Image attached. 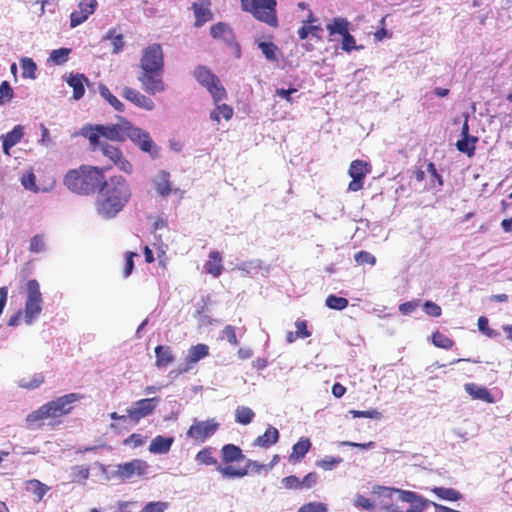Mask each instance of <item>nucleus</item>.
I'll return each instance as SVG.
<instances>
[{
  "label": "nucleus",
  "instance_id": "f257e3e1",
  "mask_svg": "<svg viewBox=\"0 0 512 512\" xmlns=\"http://www.w3.org/2000/svg\"><path fill=\"white\" fill-rule=\"evenodd\" d=\"M79 134L88 139L91 151L101 152L114 166L126 174H132L133 165L113 142L123 143L126 139H130L153 158L159 154V148L149 133L134 126L124 117H120L119 122L115 124H85Z\"/></svg>",
  "mask_w": 512,
  "mask_h": 512
},
{
  "label": "nucleus",
  "instance_id": "f03ea898",
  "mask_svg": "<svg viewBox=\"0 0 512 512\" xmlns=\"http://www.w3.org/2000/svg\"><path fill=\"white\" fill-rule=\"evenodd\" d=\"M132 198L129 181L122 175L104 178L95 201V209L105 219L116 217Z\"/></svg>",
  "mask_w": 512,
  "mask_h": 512
},
{
  "label": "nucleus",
  "instance_id": "7ed1b4c3",
  "mask_svg": "<svg viewBox=\"0 0 512 512\" xmlns=\"http://www.w3.org/2000/svg\"><path fill=\"white\" fill-rule=\"evenodd\" d=\"M139 66L142 72L138 76V81L148 94L154 95L165 91L164 53L161 44L153 43L143 49Z\"/></svg>",
  "mask_w": 512,
  "mask_h": 512
},
{
  "label": "nucleus",
  "instance_id": "20e7f679",
  "mask_svg": "<svg viewBox=\"0 0 512 512\" xmlns=\"http://www.w3.org/2000/svg\"><path fill=\"white\" fill-rule=\"evenodd\" d=\"M105 178V168L81 165L77 169L69 170L64 176V185L80 195H91L98 192Z\"/></svg>",
  "mask_w": 512,
  "mask_h": 512
},
{
  "label": "nucleus",
  "instance_id": "39448f33",
  "mask_svg": "<svg viewBox=\"0 0 512 512\" xmlns=\"http://www.w3.org/2000/svg\"><path fill=\"white\" fill-rule=\"evenodd\" d=\"M240 2L244 12L250 13L255 19L270 27H278L276 0H240Z\"/></svg>",
  "mask_w": 512,
  "mask_h": 512
},
{
  "label": "nucleus",
  "instance_id": "423d86ee",
  "mask_svg": "<svg viewBox=\"0 0 512 512\" xmlns=\"http://www.w3.org/2000/svg\"><path fill=\"white\" fill-rule=\"evenodd\" d=\"M193 76L196 81L210 93L214 103L226 99V89L220 79L208 67L198 65L193 71Z\"/></svg>",
  "mask_w": 512,
  "mask_h": 512
},
{
  "label": "nucleus",
  "instance_id": "0eeeda50",
  "mask_svg": "<svg viewBox=\"0 0 512 512\" xmlns=\"http://www.w3.org/2000/svg\"><path fill=\"white\" fill-rule=\"evenodd\" d=\"M26 290L25 322L31 324L40 315L43 300L40 285L36 279H31L27 282Z\"/></svg>",
  "mask_w": 512,
  "mask_h": 512
},
{
  "label": "nucleus",
  "instance_id": "6e6552de",
  "mask_svg": "<svg viewBox=\"0 0 512 512\" xmlns=\"http://www.w3.org/2000/svg\"><path fill=\"white\" fill-rule=\"evenodd\" d=\"M83 395L80 393H69L60 396L44 404L51 420H56L62 416L68 415L73 410V404L80 401Z\"/></svg>",
  "mask_w": 512,
  "mask_h": 512
},
{
  "label": "nucleus",
  "instance_id": "1a4fd4ad",
  "mask_svg": "<svg viewBox=\"0 0 512 512\" xmlns=\"http://www.w3.org/2000/svg\"><path fill=\"white\" fill-rule=\"evenodd\" d=\"M220 424L215 418L207 420H194L186 432L188 438L196 444H202L212 437L219 429Z\"/></svg>",
  "mask_w": 512,
  "mask_h": 512
},
{
  "label": "nucleus",
  "instance_id": "9d476101",
  "mask_svg": "<svg viewBox=\"0 0 512 512\" xmlns=\"http://www.w3.org/2000/svg\"><path fill=\"white\" fill-rule=\"evenodd\" d=\"M372 171L371 165L364 160H353L350 163L348 174L351 181L348 184V191L357 192L364 187V181L368 174Z\"/></svg>",
  "mask_w": 512,
  "mask_h": 512
},
{
  "label": "nucleus",
  "instance_id": "9b49d317",
  "mask_svg": "<svg viewBox=\"0 0 512 512\" xmlns=\"http://www.w3.org/2000/svg\"><path fill=\"white\" fill-rule=\"evenodd\" d=\"M217 470L227 478H242L248 475L250 472L260 474L261 472H267L265 464H260L255 460L248 459L244 468L236 469L231 465L218 466Z\"/></svg>",
  "mask_w": 512,
  "mask_h": 512
},
{
  "label": "nucleus",
  "instance_id": "f8f14e48",
  "mask_svg": "<svg viewBox=\"0 0 512 512\" xmlns=\"http://www.w3.org/2000/svg\"><path fill=\"white\" fill-rule=\"evenodd\" d=\"M159 400L158 397L140 399L135 402L134 406L127 409V416L134 423H138L141 419L153 413Z\"/></svg>",
  "mask_w": 512,
  "mask_h": 512
},
{
  "label": "nucleus",
  "instance_id": "ddd939ff",
  "mask_svg": "<svg viewBox=\"0 0 512 512\" xmlns=\"http://www.w3.org/2000/svg\"><path fill=\"white\" fill-rule=\"evenodd\" d=\"M148 464L141 459H133L130 462L117 465L116 476L121 480H129L134 476H143L147 473Z\"/></svg>",
  "mask_w": 512,
  "mask_h": 512
},
{
  "label": "nucleus",
  "instance_id": "4468645a",
  "mask_svg": "<svg viewBox=\"0 0 512 512\" xmlns=\"http://www.w3.org/2000/svg\"><path fill=\"white\" fill-rule=\"evenodd\" d=\"M78 9L74 10L70 14V27L75 28L82 23H84L90 15H92L97 7V0H80L78 5Z\"/></svg>",
  "mask_w": 512,
  "mask_h": 512
},
{
  "label": "nucleus",
  "instance_id": "2eb2a0df",
  "mask_svg": "<svg viewBox=\"0 0 512 512\" xmlns=\"http://www.w3.org/2000/svg\"><path fill=\"white\" fill-rule=\"evenodd\" d=\"M210 35L213 39L222 40L228 46L234 47L238 54L240 46L236 41V37L232 27L225 22H218L210 27Z\"/></svg>",
  "mask_w": 512,
  "mask_h": 512
},
{
  "label": "nucleus",
  "instance_id": "dca6fc26",
  "mask_svg": "<svg viewBox=\"0 0 512 512\" xmlns=\"http://www.w3.org/2000/svg\"><path fill=\"white\" fill-rule=\"evenodd\" d=\"M121 95L124 99L131 102L138 108H141V109H144L147 111H151L155 107V104L150 97L142 94L140 91H138L134 88L125 86L122 89Z\"/></svg>",
  "mask_w": 512,
  "mask_h": 512
},
{
  "label": "nucleus",
  "instance_id": "f3484780",
  "mask_svg": "<svg viewBox=\"0 0 512 512\" xmlns=\"http://www.w3.org/2000/svg\"><path fill=\"white\" fill-rule=\"evenodd\" d=\"M211 0H205L204 2H193L191 9L193 10L195 21L194 27L200 28L205 23L213 19V12L210 8Z\"/></svg>",
  "mask_w": 512,
  "mask_h": 512
},
{
  "label": "nucleus",
  "instance_id": "a211bd4d",
  "mask_svg": "<svg viewBox=\"0 0 512 512\" xmlns=\"http://www.w3.org/2000/svg\"><path fill=\"white\" fill-rule=\"evenodd\" d=\"M223 258L219 251L213 250L208 254V260L204 264V270L207 274L218 278L223 272Z\"/></svg>",
  "mask_w": 512,
  "mask_h": 512
},
{
  "label": "nucleus",
  "instance_id": "6ab92c4d",
  "mask_svg": "<svg viewBox=\"0 0 512 512\" xmlns=\"http://www.w3.org/2000/svg\"><path fill=\"white\" fill-rule=\"evenodd\" d=\"M48 414L49 413L47 412L44 404L38 409L30 412L25 418L27 428L30 430H35L43 427L45 421L50 419Z\"/></svg>",
  "mask_w": 512,
  "mask_h": 512
},
{
  "label": "nucleus",
  "instance_id": "aec40b11",
  "mask_svg": "<svg viewBox=\"0 0 512 512\" xmlns=\"http://www.w3.org/2000/svg\"><path fill=\"white\" fill-rule=\"evenodd\" d=\"M464 389L474 400H481L486 403L494 402V397L485 386H479L475 383H466Z\"/></svg>",
  "mask_w": 512,
  "mask_h": 512
},
{
  "label": "nucleus",
  "instance_id": "412c9836",
  "mask_svg": "<svg viewBox=\"0 0 512 512\" xmlns=\"http://www.w3.org/2000/svg\"><path fill=\"white\" fill-rule=\"evenodd\" d=\"M311 441L307 437H301L297 443H295L292 447V452L289 455V461L291 463H298L300 462L305 455L309 452L311 449Z\"/></svg>",
  "mask_w": 512,
  "mask_h": 512
},
{
  "label": "nucleus",
  "instance_id": "4be33fe9",
  "mask_svg": "<svg viewBox=\"0 0 512 512\" xmlns=\"http://www.w3.org/2000/svg\"><path fill=\"white\" fill-rule=\"evenodd\" d=\"M24 136L23 127L16 125L10 132L2 136L3 138V152L10 155V149L18 144Z\"/></svg>",
  "mask_w": 512,
  "mask_h": 512
},
{
  "label": "nucleus",
  "instance_id": "5701e85b",
  "mask_svg": "<svg viewBox=\"0 0 512 512\" xmlns=\"http://www.w3.org/2000/svg\"><path fill=\"white\" fill-rule=\"evenodd\" d=\"M278 440L279 431L275 427L269 426L262 435L258 436L253 441V446L269 448L272 445L276 444Z\"/></svg>",
  "mask_w": 512,
  "mask_h": 512
},
{
  "label": "nucleus",
  "instance_id": "b1692460",
  "mask_svg": "<svg viewBox=\"0 0 512 512\" xmlns=\"http://www.w3.org/2000/svg\"><path fill=\"white\" fill-rule=\"evenodd\" d=\"M209 355V346L203 343H198L188 349L185 363L190 366L198 361L206 358Z\"/></svg>",
  "mask_w": 512,
  "mask_h": 512
},
{
  "label": "nucleus",
  "instance_id": "393cba45",
  "mask_svg": "<svg viewBox=\"0 0 512 512\" xmlns=\"http://www.w3.org/2000/svg\"><path fill=\"white\" fill-rule=\"evenodd\" d=\"M66 81L73 88V98L81 99L85 93L84 83L88 82V78L84 74H70Z\"/></svg>",
  "mask_w": 512,
  "mask_h": 512
},
{
  "label": "nucleus",
  "instance_id": "a878e982",
  "mask_svg": "<svg viewBox=\"0 0 512 512\" xmlns=\"http://www.w3.org/2000/svg\"><path fill=\"white\" fill-rule=\"evenodd\" d=\"M173 442V437H163L158 435L151 440L149 451L154 454H166L170 451Z\"/></svg>",
  "mask_w": 512,
  "mask_h": 512
},
{
  "label": "nucleus",
  "instance_id": "bb28decb",
  "mask_svg": "<svg viewBox=\"0 0 512 512\" xmlns=\"http://www.w3.org/2000/svg\"><path fill=\"white\" fill-rule=\"evenodd\" d=\"M222 460L224 463L229 464L236 461H242L245 456L240 447L234 444H225L221 448Z\"/></svg>",
  "mask_w": 512,
  "mask_h": 512
},
{
  "label": "nucleus",
  "instance_id": "cd10ccee",
  "mask_svg": "<svg viewBox=\"0 0 512 512\" xmlns=\"http://www.w3.org/2000/svg\"><path fill=\"white\" fill-rule=\"evenodd\" d=\"M155 365L158 368H165L174 361V355L169 346L158 345L155 347Z\"/></svg>",
  "mask_w": 512,
  "mask_h": 512
},
{
  "label": "nucleus",
  "instance_id": "c85d7f7f",
  "mask_svg": "<svg viewBox=\"0 0 512 512\" xmlns=\"http://www.w3.org/2000/svg\"><path fill=\"white\" fill-rule=\"evenodd\" d=\"M169 177L170 175L168 172L160 171L154 181L155 190L161 196L166 197L173 191Z\"/></svg>",
  "mask_w": 512,
  "mask_h": 512
},
{
  "label": "nucleus",
  "instance_id": "c756f323",
  "mask_svg": "<svg viewBox=\"0 0 512 512\" xmlns=\"http://www.w3.org/2000/svg\"><path fill=\"white\" fill-rule=\"evenodd\" d=\"M477 142L478 137L476 136L462 137L456 142V148L459 152L465 153L468 157H472L475 154Z\"/></svg>",
  "mask_w": 512,
  "mask_h": 512
},
{
  "label": "nucleus",
  "instance_id": "7c9ffc66",
  "mask_svg": "<svg viewBox=\"0 0 512 512\" xmlns=\"http://www.w3.org/2000/svg\"><path fill=\"white\" fill-rule=\"evenodd\" d=\"M392 492H400L401 493V500L411 503V507H415L417 505H422L423 508H426L428 505L432 504L433 502H430L421 496L417 495L415 492L412 491H401L398 489H389Z\"/></svg>",
  "mask_w": 512,
  "mask_h": 512
},
{
  "label": "nucleus",
  "instance_id": "2f4dec72",
  "mask_svg": "<svg viewBox=\"0 0 512 512\" xmlns=\"http://www.w3.org/2000/svg\"><path fill=\"white\" fill-rule=\"evenodd\" d=\"M431 491L442 500L456 502L462 499V494L454 488L434 487Z\"/></svg>",
  "mask_w": 512,
  "mask_h": 512
},
{
  "label": "nucleus",
  "instance_id": "473e14b6",
  "mask_svg": "<svg viewBox=\"0 0 512 512\" xmlns=\"http://www.w3.org/2000/svg\"><path fill=\"white\" fill-rule=\"evenodd\" d=\"M216 107L214 110L210 113V118L219 123L221 120V117L225 119L226 121H229L233 117V108L227 104H219L215 103Z\"/></svg>",
  "mask_w": 512,
  "mask_h": 512
},
{
  "label": "nucleus",
  "instance_id": "72a5a7b5",
  "mask_svg": "<svg viewBox=\"0 0 512 512\" xmlns=\"http://www.w3.org/2000/svg\"><path fill=\"white\" fill-rule=\"evenodd\" d=\"M330 36L339 34L343 36L349 31V21L346 18L336 17L332 20V23L326 26Z\"/></svg>",
  "mask_w": 512,
  "mask_h": 512
},
{
  "label": "nucleus",
  "instance_id": "f704fd0d",
  "mask_svg": "<svg viewBox=\"0 0 512 512\" xmlns=\"http://www.w3.org/2000/svg\"><path fill=\"white\" fill-rule=\"evenodd\" d=\"M195 460L199 465L214 466L216 465L217 459L214 456V448L204 447L195 456Z\"/></svg>",
  "mask_w": 512,
  "mask_h": 512
},
{
  "label": "nucleus",
  "instance_id": "c9c22d12",
  "mask_svg": "<svg viewBox=\"0 0 512 512\" xmlns=\"http://www.w3.org/2000/svg\"><path fill=\"white\" fill-rule=\"evenodd\" d=\"M99 93L116 111L124 112L125 105L105 85L99 86Z\"/></svg>",
  "mask_w": 512,
  "mask_h": 512
},
{
  "label": "nucleus",
  "instance_id": "e433bc0d",
  "mask_svg": "<svg viewBox=\"0 0 512 512\" xmlns=\"http://www.w3.org/2000/svg\"><path fill=\"white\" fill-rule=\"evenodd\" d=\"M26 488L29 492L37 497V501H41L48 492L49 487L37 479L27 481Z\"/></svg>",
  "mask_w": 512,
  "mask_h": 512
},
{
  "label": "nucleus",
  "instance_id": "4c0bfd02",
  "mask_svg": "<svg viewBox=\"0 0 512 512\" xmlns=\"http://www.w3.org/2000/svg\"><path fill=\"white\" fill-rule=\"evenodd\" d=\"M255 413L247 406H238L235 410V421L241 425H248L253 421Z\"/></svg>",
  "mask_w": 512,
  "mask_h": 512
},
{
  "label": "nucleus",
  "instance_id": "58836bf2",
  "mask_svg": "<svg viewBox=\"0 0 512 512\" xmlns=\"http://www.w3.org/2000/svg\"><path fill=\"white\" fill-rule=\"evenodd\" d=\"M20 65H21V69H22V77L23 78H28V79L36 78L37 66L32 58L22 57L20 59Z\"/></svg>",
  "mask_w": 512,
  "mask_h": 512
},
{
  "label": "nucleus",
  "instance_id": "ea45409f",
  "mask_svg": "<svg viewBox=\"0 0 512 512\" xmlns=\"http://www.w3.org/2000/svg\"><path fill=\"white\" fill-rule=\"evenodd\" d=\"M432 343L438 347L445 350H449L453 347L454 341L446 336L444 333L440 332L439 330H436L432 334Z\"/></svg>",
  "mask_w": 512,
  "mask_h": 512
},
{
  "label": "nucleus",
  "instance_id": "a19ab883",
  "mask_svg": "<svg viewBox=\"0 0 512 512\" xmlns=\"http://www.w3.org/2000/svg\"><path fill=\"white\" fill-rule=\"evenodd\" d=\"M70 53V48L55 49L50 53L49 61L56 65H62L68 61Z\"/></svg>",
  "mask_w": 512,
  "mask_h": 512
},
{
  "label": "nucleus",
  "instance_id": "79ce46f5",
  "mask_svg": "<svg viewBox=\"0 0 512 512\" xmlns=\"http://www.w3.org/2000/svg\"><path fill=\"white\" fill-rule=\"evenodd\" d=\"M325 303L330 309L343 310L348 307L349 301L344 297L331 294L327 296Z\"/></svg>",
  "mask_w": 512,
  "mask_h": 512
},
{
  "label": "nucleus",
  "instance_id": "37998d69",
  "mask_svg": "<svg viewBox=\"0 0 512 512\" xmlns=\"http://www.w3.org/2000/svg\"><path fill=\"white\" fill-rule=\"evenodd\" d=\"M343 459L341 457L334 456H325L323 459H320L316 462V465L319 468H322L325 471H330L334 469L337 465L341 464Z\"/></svg>",
  "mask_w": 512,
  "mask_h": 512
},
{
  "label": "nucleus",
  "instance_id": "c03bdc74",
  "mask_svg": "<svg viewBox=\"0 0 512 512\" xmlns=\"http://www.w3.org/2000/svg\"><path fill=\"white\" fill-rule=\"evenodd\" d=\"M21 184L25 189L30 190L32 192L36 193L39 191V188L36 185V176L32 170L25 172L21 176Z\"/></svg>",
  "mask_w": 512,
  "mask_h": 512
},
{
  "label": "nucleus",
  "instance_id": "a18cd8bd",
  "mask_svg": "<svg viewBox=\"0 0 512 512\" xmlns=\"http://www.w3.org/2000/svg\"><path fill=\"white\" fill-rule=\"evenodd\" d=\"M259 49L264 54V56L270 61H277L276 50L277 47L272 42H260L258 44Z\"/></svg>",
  "mask_w": 512,
  "mask_h": 512
},
{
  "label": "nucleus",
  "instance_id": "49530a36",
  "mask_svg": "<svg viewBox=\"0 0 512 512\" xmlns=\"http://www.w3.org/2000/svg\"><path fill=\"white\" fill-rule=\"evenodd\" d=\"M106 38L112 40L114 53H119L123 49V36L122 34H116L115 29H110L106 34Z\"/></svg>",
  "mask_w": 512,
  "mask_h": 512
},
{
  "label": "nucleus",
  "instance_id": "de8ad7c7",
  "mask_svg": "<svg viewBox=\"0 0 512 512\" xmlns=\"http://www.w3.org/2000/svg\"><path fill=\"white\" fill-rule=\"evenodd\" d=\"M354 259H355L356 263L359 265L368 264V265L374 266L376 263L375 256L373 254H371L370 252H367L364 250L357 252L354 255Z\"/></svg>",
  "mask_w": 512,
  "mask_h": 512
},
{
  "label": "nucleus",
  "instance_id": "09e8293b",
  "mask_svg": "<svg viewBox=\"0 0 512 512\" xmlns=\"http://www.w3.org/2000/svg\"><path fill=\"white\" fill-rule=\"evenodd\" d=\"M44 376L43 374H36L34 375L30 380H27L26 378H23L20 380V386L26 389H36L41 384L44 383Z\"/></svg>",
  "mask_w": 512,
  "mask_h": 512
},
{
  "label": "nucleus",
  "instance_id": "8fccbe9b",
  "mask_svg": "<svg viewBox=\"0 0 512 512\" xmlns=\"http://www.w3.org/2000/svg\"><path fill=\"white\" fill-rule=\"evenodd\" d=\"M90 475L89 467L84 465L74 466L72 468V481H85Z\"/></svg>",
  "mask_w": 512,
  "mask_h": 512
},
{
  "label": "nucleus",
  "instance_id": "3c124183",
  "mask_svg": "<svg viewBox=\"0 0 512 512\" xmlns=\"http://www.w3.org/2000/svg\"><path fill=\"white\" fill-rule=\"evenodd\" d=\"M45 249V239L43 235H35L30 240L29 251L31 253H40Z\"/></svg>",
  "mask_w": 512,
  "mask_h": 512
},
{
  "label": "nucleus",
  "instance_id": "603ef678",
  "mask_svg": "<svg viewBox=\"0 0 512 512\" xmlns=\"http://www.w3.org/2000/svg\"><path fill=\"white\" fill-rule=\"evenodd\" d=\"M477 325L480 332H482L489 338H494L498 335V333L495 330L489 328V321L485 316H480L478 318Z\"/></svg>",
  "mask_w": 512,
  "mask_h": 512
},
{
  "label": "nucleus",
  "instance_id": "864d4df0",
  "mask_svg": "<svg viewBox=\"0 0 512 512\" xmlns=\"http://www.w3.org/2000/svg\"><path fill=\"white\" fill-rule=\"evenodd\" d=\"M298 512H327V506L321 502H309L301 506Z\"/></svg>",
  "mask_w": 512,
  "mask_h": 512
},
{
  "label": "nucleus",
  "instance_id": "5fc2aeb1",
  "mask_svg": "<svg viewBox=\"0 0 512 512\" xmlns=\"http://www.w3.org/2000/svg\"><path fill=\"white\" fill-rule=\"evenodd\" d=\"M281 483L285 489L288 490H299L301 489L300 479L295 475L284 477Z\"/></svg>",
  "mask_w": 512,
  "mask_h": 512
},
{
  "label": "nucleus",
  "instance_id": "6e6d98bb",
  "mask_svg": "<svg viewBox=\"0 0 512 512\" xmlns=\"http://www.w3.org/2000/svg\"><path fill=\"white\" fill-rule=\"evenodd\" d=\"M423 310L427 315L432 317H439L442 314L441 307L433 301H426L423 304Z\"/></svg>",
  "mask_w": 512,
  "mask_h": 512
},
{
  "label": "nucleus",
  "instance_id": "4d7b16f0",
  "mask_svg": "<svg viewBox=\"0 0 512 512\" xmlns=\"http://www.w3.org/2000/svg\"><path fill=\"white\" fill-rule=\"evenodd\" d=\"M223 336L227 339V341L233 345H238V339L236 335V327L233 325H226L222 330Z\"/></svg>",
  "mask_w": 512,
  "mask_h": 512
},
{
  "label": "nucleus",
  "instance_id": "13d9d810",
  "mask_svg": "<svg viewBox=\"0 0 512 512\" xmlns=\"http://www.w3.org/2000/svg\"><path fill=\"white\" fill-rule=\"evenodd\" d=\"M168 507L166 502L155 501L147 503L141 512H164Z\"/></svg>",
  "mask_w": 512,
  "mask_h": 512
},
{
  "label": "nucleus",
  "instance_id": "bf43d9fd",
  "mask_svg": "<svg viewBox=\"0 0 512 512\" xmlns=\"http://www.w3.org/2000/svg\"><path fill=\"white\" fill-rule=\"evenodd\" d=\"M341 48L348 53L356 49L355 38L349 33V31L342 36Z\"/></svg>",
  "mask_w": 512,
  "mask_h": 512
},
{
  "label": "nucleus",
  "instance_id": "052dcab7",
  "mask_svg": "<svg viewBox=\"0 0 512 512\" xmlns=\"http://www.w3.org/2000/svg\"><path fill=\"white\" fill-rule=\"evenodd\" d=\"M137 256V253L135 252H127L125 254V267L123 271V276L126 278L128 277L134 268V257Z\"/></svg>",
  "mask_w": 512,
  "mask_h": 512
},
{
  "label": "nucleus",
  "instance_id": "680f3d73",
  "mask_svg": "<svg viewBox=\"0 0 512 512\" xmlns=\"http://www.w3.org/2000/svg\"><path fill=\"white\" fill-rule=\"evenodd\" d=\"M123 443L125 445H132L133 447L142 446L145 443V437L138 433H132L129 437H127Z\"/></svg>",
  "mask_w": 512,
  "mask_h": 512
},
{
  "label": "nucleus",
  "instance_id": "e2e57ef3",
  "mask_svg": "<svg viewBox=\"0 0 512 512\" xmlns=\"http://www.w3.org/2000/svg\"><path fill=\"white\" fill-rule=\"evenodd\" d=\"M419 304H420L419 300H412V301L404 302V303L400 304L399 311L404 315H408V314L412 313L413 311H415L416 308L419 306Z\"/></svg>",
  "mask_w": 512,
  "mask_h": 512
},
{
  "label": "nucleus",
  "instance_id": "0e129e2a",
  "mask_svg": "<svg viewBox=\"0 0 512 512\" xmlns=\"http://www.w3.org/2000/svg\"><path fill=\"white\" fill-rule=\"evenodd\" d=\"M318 480V475L315 472H310L304 476L302 480H300L301 483V489L303 488H312Z\"/></svg>",
  "mask_w": 512,
  "mask_h": 512
},
{
  "label": "nucleus",
  "instance_id": "69168bd1",
  "mask_svg": "<svg viewBox=\"0 0 512 512\" xmlns=\"http://www.w3.org/2000/svg\"><path fill=\"white\" fill-rule=\"evenodd\" d=\"M0 96L6 101H10L14 97V92L8 81H3L0 84Z\"/></svg>",
  "mask_w": 512,
  "mask_h": 512
},
{
  "label": "nucleus",
  "instance_id": "338daca9",
  "mask_svg": "<svg viewBox=\"0 0 512 512\" xmlns=\"http://www.w3.org/2000/svg\"><path fill=\"white\" fill-rule=\"evenodd\" d=\"M350 413L355 418H379L380 413L377 410H367V411H359L352 410Z\"/></svg>",
  "mask_w": 512,
  "mask_h": 512
},
{
  "label": "nucleus",
  "instance_id": "774afa93",
  "mask_svg": "<svg viewBox=\"0 0 512 512\" xmlns=\"http://www.w3.org/2000/svg\"><path fill=\"white\" fill-rule=\"evenodd\" d=\"M295 326L297 328L296 332L300 338H308L311 336V332L308 330L305 320L296 321Z\"/></svg>",
  "mask_w": 512,
  "mask_h": 512
}]
</instances>
